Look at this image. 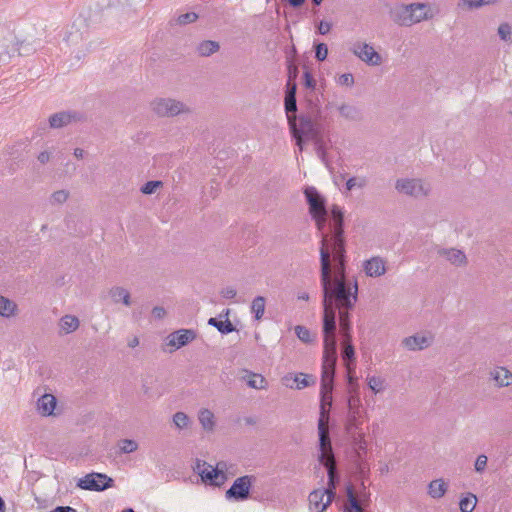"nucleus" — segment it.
I'll return each mask as SVG.
<instances>
[{
	"instance_id": "36",
	"label": "nucleus",
	"mask_w": 512,
	"mask_h": 512,
	"mask_svg": "<svg viewBox=\"0 0 512 512\" xmlns=\"http://www.w3.org/2000/svg\"><path fill=\"white\" fill-rule=\"evenodd\" d=\"M266 300L263 296H257L251 303V312L256 320H260L265 312Z\"/></svg>"
},
{
	"instance_id": "50",
	"label": "nucleus",
	"mask_w": 512,
	"mask_h": 512,
	"mask_svg": "<svg viewBox=\"0 0 512 512\" xmlns=\"http://www.w3.org/2000/svg\"><path fill=\"white\" fill-rule=\"evenodd\" d=\"M197 19L198 15L196 13L187 12L178 16L177 23L180 25H186L195 22Z\"/></svg>"
},
{
	"instance_id": "60",
	"label": "nucleus",
	"mask_w": 512,
	"mask_h": 512,
	"mask_svg": "<svg viewBox=\"0 0 512 512\" xmlns=\"http://www.w3.org/2000/svg\"><path fill=\"white\" fill-rule=\"evenodd\" d=\"M296 90H297L296 84L292 83L291 81H288L285 96L296 97Z\"/></svg>"
},
{
	"instance_id": "10",
	"label": "nucleus",
	"mask_w": 512,
	"mask_h": 512,
	"mask_svg": "<svg viewBox=\"0 0 512 512\" xmlns=\"http://www.w3.org/2000/svg\"><path fill=\"white\" fill-rule=\"evenodd\" d=\"M150 107L159 117H175L190 112L185 103L173 98H156L150 103Z\"/></svg>"
},
{
	"instance_id": "46",
	"label": "nucleus",
	"mask_w": 512,
	"mask_h": 512,
	"mask_svg": "<svg viewBox=\"0 0 512 512\" xmlns=\"http://www.w3.org/2000/svg\"><path fill=\"white\" fill-rule=\"evenodd\" d=\"M119 448L122 453L128 454L136 451L138 449V444L135 440L124 439L120 441Z\"/></svg>"
},
{
	"instance_id": "45",
	"label": "nucleus",
	"mask_w": 512,
	"mask_h": 512,
	"mask_svg": "<svg viewBox=\"0 0 512 512\" xmlns=\"http://www.w3.org/2000/svg\"><path fill=\"white\" fill-rule=\"evenodd\" d=\"M368 183L365 177H351L346 182L347 190L351 191L354 188H364Z\"/></svg>"
},
{
	"instance_id": "31",
	"label": "nucleus",
	"mask_w": 512,
	"mask_h": 512,
	"mask_svg": "<svg viewBox=\"0 0 512 512\" xmlns=\"http://www.w3.org/2000/svg\"><path fill=\"white\" fill-rule=\"evenodd\" d=\"M340 115L350 121H357L361 118L360 111L357 107L343 103L338 107Z\"/></svg>"
},
{
	"instance_id": "11",
	"label": "nucleus",
	"mask_w": 512,
	"mask_h": 512,
	"mask_svg": "<svg viewBox=\"0 0 512 512\" xmlns=\"http://www.w3.org/2000/svg\"><path fill=\"white\" fill-rule=\"evenodd\" d=\"M256 477L254 475H245L238 477L232 484V486L226 491L225 497L228 500L244 501L250 496V489L252 484L255 482Z\"/></svg>"
},
{
	"instance_id": "12",
	"label": "nucleus",
	"mask_w": 512,
	"mask_h": 512,
	"mask_svg": "<svg viewBox=\"0 0 512 512\" xmlns=\"http://www.w3.org/2000/svg\"><path fill=\"white\" fill-rule=\"evenodd\" d=\"M113 479L102 473H89L80 478L77 487L83 490L103 491L113 486Z\"/></svg>"
},
{
	"instance_id": "37",
	"label": "nucleus",
	"mask_w": 512,
	"mask_h": 512,
	"mask_svg": "<svg viewBox=\"0 0 512 512\" xmlns=\"http://www.w3.org/2000/svg\"><path fill=\"white\" fill-rule=\"evenodd\" d=\"M208 324L213 327H216L218 331L221 332L222 334H228L235 330V327L228 319H226L225 321H220L217 320L216 318H210L208 320Z\"/></svg>"
},
{
	"instance_id": "64",
	"label": "nucleus",
	"mask_w": 512,
	"mask_h": 512,
	"mask_svg": "<svg viewBox=\"0 0 512 512\" xmlns=\"http://www.w3.org/2000/svg\"><path fill=\"white\" fill-rule=\"evenodd\" d=\"M297 298H298L299 300L308 301V300H309V294H308L307 292H305V291H302V292H299V293L297 294Z\"/></svg>"
},
{
	"instance_id": "24",
	"label": "nucleus",
	"mask_w": 512,
	"mask_h": 512,
	"mask_svg": "<svg viewBox=\"0 0 512 512\" xmlns=\"http://www.w3.org/2000/svg\"><path fill=\"white\" fill-rule=\"evenodd\" d=\"M18 314V305L11 299L0 295V316L12 318Z\"/></svg>"
},
{
	"instance_id": "30",
	"label": "nucleus",
	"mask_w": 512,
	"mask_h": 512,
	"mask_svg": "<svg viewBox=\"0 0 512 512\" xmlns=\"http://www.w3.org/2000/svg\"><path fill=\"white\" fill-rule=\"evenodd\" d=\"M79 324V319L74 315H65L59 322L60 329L65 334H69L77 330Z\"/></svg>"
},
{
	"instance_id": "42",
	"label": "nucleus",
	"mask_w": 512,
	"mask_h": 512,
	"mask_svg": "<svg viewBox=\"0 0 512 512\" xmlns=\"http://www.w3.org/2000/svg\"><path fill=\"white\" fill-rule=\"evenodd\" d=\"M172 421L178 429H185L190 424V418L188 417V415L181 411L176 412L173 415Z\"/></svg>"
},
{
	"instance_id": "8",
	"label": "nucleus",
	"mask_w": 512,
	"mask_h": 512,
	"mask_svg": "<svg viewBox=\"0 0 512 512\" xmlns=\"http://www.w3.org/2000/svg\"><path fill=\"white\" fill-rule=\"evenodd\" d=\"M395 189L413 198L427 197L432 190L430 183L420 178H399L395 182Z\"/></svg>"
},
{
	"instance_id": "28",
	"label": "nucleus",
	"mask_w": 512,
	"mask_h": 512,
	"mask_svg": "<svg viewBox=\"0 0 512 512\" xmlns=\"http://www.w3.org/2000/svg\"><path fill=\"white\" fill-rule=\"evenodd\" d=\"M198 420L205 431L211 432L215 428V416L207 408H202L198 412Z\"/></svg>"
},
{
	"instance_id": "47",
	"label": "nucleus",
	"mask_w": 512,
	"mask_h": 512,
	"mask_svg": "<svg viewBox=\"0 0 512 512\" xmlns=\"http://www.w3.org/2000/svg\"><path fill=\"white\" fill-rule=\"evenodd\" d=\"M295 333L297 337L304 343H310L313 341V337L310 331L304 326L297 325L295 327Z\"/></svg>"
},
{
	"instance_id": "59",
	"label": "nucleus",
	"mask_w": 512,
	"mask_h": 512,
	"mask_svg": "<svg viewBox=\"0 0 512 512\" xmlns=\"http://www.w3.org/2000/svg\"><path fill=\"white\" fill-rule=\"evenodd\" d=\"M331 27H332V25L329 22L320 21V23L318 25V32L321 35H325V34L329 33V31L331 30Z\"/></svg>"
},
{
	"instance_id": "16",
	"label": "nucleus",
	"mask_w": 512,
	"mask_h": 512,
	"mask_svg": "<svg viewBox=\"0 0 512 512\" xmlns=\"http://www.w3.org/2000/svg\"><path fill=\"white\" fill-rule=\"evenodd\" d=\"M281 382L284 386L291 388V389H304L312 384L315 383V380L312 376L304 374V373H298V374H286L282 377Z\"/></svg>"
},
{
	"instance_id": "9",
	"label": "nucleus",
	"mask_w": 512,
	"mask_h": 512,
	"mask_svg": "<svg viewBox=\"0 0 512 512\" xmlns=\"http://www.w3.org/2000/svg\"><path fill=\"white\" fill-rule=\"evenodd\" d=\"M194 469L204 482H208L211 485L220 486L227 480L228 464L226 462H218L216 467H213L204 461L198 460Z\"/></svg>"
},
{
	"instance_id": "7",
	"label": "nucleus",
	"mask_w": 512,
	"mask_h": 512,
	"mask_svg": "<svg viewBox=\"0 0 512 512\" xmlns=\"http://www.w3.org/2000/svg\"><path fill=\"white\" fill-rule=\"evenodd\" d=\"M336 362L331 360H323L321 375V417L325 420L328 411L332 405V391L334 384Z\"/></svg>"
},
{
	"instance_id": "44",
	"label": "nucleus",
	"mask_w": 512,
	"mask_h": 512,
	"mask_svg": "<svg viewBox=\"0 0 512 512\" xmlns=\"http://www.w3.org/2000/svg\"><path fill=\"white\" fill-rule=\"evenodd\" d=\"M163 187V182L159 180H152L146 182L140 189L143 194L151 195L157 191L158 188Z\"/></svg>"
},
{
	"instance_id": "63",
	"label": "nucleus",
	"mask_w": 512,
	"mask_h": 512,
	"mask_svg": "<svg viewBox=\"0 0 512 512\" xmlns=\"http://www.w3.org/2000/svg\"><path fill=\"white\" fill-rule=\"evenodd\" d=\"M55 512H77L74 508L70 506H58L54 509Z\"/></svg>"
},
{
	"instance_id": "55",
	"label": "nucleus",
	"mask_w": 512,
	"mask_h": 512,
	"mask_svg": "<svg viewBox=\"0 0 512 512\" xmlns=\"http://www.w3.org/2000/svg\"><path fill=\"white\" fill-rule=\"evenodd\" d=\"M52 151H49V150H45V151H42L38 154L37 156V160L40 164L44 165L46 163H48L51 158H52Z\"/></svg>"
},
{
	"instance_id": "61",
	"label": "nucleus",
	"mask_w": 512,
	"mask_h": 512,
	"mask_svg": "<svg viewBox=\"0 0 512 512\" xmlns=\"http://www.w3.org/2000/svg\"><path fill=\"white\" fill-rule=\"evenodd\" d=\"M166 311L163 307H154L152 310V315L154 318L161 319L164 317Z\"/></svg>"
},
{
	"instance_id": "56",
	"label": "nucleus",
	"mask_w": 512,
	"mask_h": 512,
	"mask_svg": "<svg viewBox=\"0 0 512 512\" xmlns=\"http://www.w3.org/2000/svg\"><path fill=\"white\" fill-rule=\"evenodd\" d=\"M360 398L358 396H351L348 399L349 411L360 410Z\"/></svg>"
},
{
	"instance_id": "26",
	"label": "nucleus",
	"mask_w": 512,
	"mask_h": 512,
	"mask_svg": "<svg viewBox=\"0 0 512 512\" xmlns=\"http://www.w3.org/2000/svg\"><path fill=\"white\" fill-rule=\"evenodd\" d=\"M246 384L254 389H265L267 387L266 379L260 375L250 371H244V375L241 377Z\"/></svg>"
},
{
	"instance_id": "19",
	"label": "nucleus",
	"mask_w": 512,
	"mask_h": 512,
	"mask_svg": "<svg viewBox=\"0 0 512 512\" xmlns=\"http://www.w3.org/2000/svg\"><path fill=\"white\" fill-rule=\"evenodd\" d=\"M489 378L495 382L497 388L512 385V372L504 366H496L489 371Z\"/></svg>"
},
{
	"instance_id": "23",
	"label": "nucleus",
	"mask_w": 512,
	"mask_h": 512,
	"mask_svg": "<svg viewBox=\"0 0 512 512\" xmlns=\"http://www.w3.org/2000/svg\"><path fill=\"white\" fill-rule=\"evenodd\" d=\"M57 400L52 394H44L37 401V410L42 416H50L56 408Z\"/></svg>"
},
{
	"instance_id": "48",
	"label": "nucleus",
	"mask_w": 512,
	"mask_h": 512,
	"mask_svg": "<svg viewBox=\"0 0 512 512\" xmlns=\"http://www.w3.org/2000/svg\"><path fill=\"white\" fill-rule=\"evenodd\" d=\"M347 494H348V500H349V503L351 506V510H349L348 512H363L359 501L357 500V498L354 495L352 488H348Z\"/></svg>"
},
{
	"instance_id": "57",
	"label": "nucleus",
	"mask_w": 512,
	"mask_h": 512,
	"mask_svg": "<svg viewBox=\"0 0 512 512\" xmlns=\"http://www.w3.org/2000/svg\"><path fill=\"white\" fill-rule=\"evenodd\" d=\"M220 293L222 297L226 299H233L237 294L236 290L233 287H225L221 290Z\"/></svg>"
},
{
	"instance_id": "32",
	"label": "nucleus",
	"mask_w": 512,
	"mask_h": 512,
	"mask_svg": "<svg viewBox=\"0 0 512 512\" xmlns=\"http://www.w3.org/2000/svg\"><path fill=\"white\" fill-rule=\"evenodd\" d=\"M219 49V43L212 40H204L197 46V52L203 57H208L216 53Z\"/></svg>"
},
{
	"instance_id": "25",
	"label": "nucleus",
	"mask_w": 512,
	"mask_h": 512,
	"mask_svg": "<svg viewBox=\"0 0 512 512\" xmlns=\"http://www.w3.org/2000/svg\"><path fill=\"white\" fill-rule=\"evenodd\" d=\"M447 490L448 484L442 478L432 480L428 485V495L433 499L442 498Z\"/></svg>"
},
{
	"instance_id": "27",
	"label": "nucleus",
	"mask_w": 512,
	"mask_h": 512,
	"mask_svg": "<svg viewBox=\"0 0 512 512\" xmlns=\"http://www.w3.org/2000/svg\"><path fill=\"white\" fill-rule=\"evenodd\" d=\"M108 294L114 303L122 302L125 306L131 305L130 293L123 287L114 286L109 290Z\"/></svg>"
},
{
	"instance_id": "34",
	"label": "nucleus",
	"mask_w": 512,
	"mask_h": 512,
	"mask_svg": "<svg viewBox=\"0 0 512 512\" xmlns=\"http://www.w3.org/2000/svg\"><path fill=\"white\" fill-rule=\"evenodd\" d=\"M352 438L354 448L357 451V454L359 457L362 456V454L366 453L367 450V442L365 440V434L363 431H358L353 434H349Z\"/></svg>"
},
{
	"instance_id": "15",
	"label": "nucleus",
	"mask_w": 512,
	"mask_h": 512,
	"mask_svg": "<svg viewBox=\"0 0 512 512\" xmlns=\"http://www.w3.org/2000/svg\"><path fill=\"white\" fill-rule=\"evenodd\" d=\"M434 342V336L431 333H417L405 337L401 345L409 351H420L430 347Z\"/></svg>"
},
{
	"instance_id": "39",
	"label": "nucleus",
	"mask_w": 512,
	"mask_h": 512,
	"mask_svg": "<svg viewBox=\"0 0 512 512\" xmlns=\"http://www.w3.org/2000/svg\"><path fill=\"white\" fill-rule=\"evenodd\" d=\"M367 385L375 394H378L385 389V379L380 376H369Z\"/></svg>"
},
{
	"instance_id": "14",
	"label": "nucleus",
	"mask_w": 512,
	"mask_h": 512,
	"mask_svg": "<svg viewBox=\"0 0 512 512\" xmlns=\"http://www.w3.org/2000/svg\"><path fill=\"white\" fill-rule=\"evenodd\" d=\"M350 51L361 61L370 66H379L382 64L381 55L368 43L356 41L351 45Z\"/></svg>"
},
{
	"instance_id": "38",
	"label": "nucleus",
	"mask_w": 512,
	"mask_h": 512,
	"mask_svg": "<svg viewBox=\"0 0 512 512\" xmlns=\"http://www.w3.org/2000/svg\"><path fill=\"white\" fill-rule=\"evenodd\" d=\"M477 503V498L473 494H468L467 496L461 498L459 502V508L461 512H472Z\"/></svg>"
},
{
	"instance_id": "5",
	"label": "nucleus",
	"mask_w": 512,
	"mask_h": 512,
	"mask_svg": "<svg viewBox=\"0 0 512 512\" xmlns=\"http://www.w3.org/2000/svg\"><path fill=\"white\" fill-rule=\"evenodd\" d=\"M306 201L309 205V213L315 221L317 229L321 232V238L325 234L324 228L328 220V210L324 197L314 187H308L304 191Z\"/></svg>"
},
{
	"instance_id": "43",
	"label": "nucleus",
	"mask_w": 512,
	"mask_h": 512,
	"mask_svg": "<svg viewBox=\"0 0 512 512\" xmlns=\"http://www.w3.org/2000/svg\"><path fill=\"white\" fill-rule=\"evenodd\" d=\"M69 198V191L62 189L53 192L50 196L51 205H61Z\"/></svg>"
},
{
	"instance_id": "17",
	"label": "nucleus",
	"mask_w": 512,
	"mask_h": 512,
	"mask_svg": "<svg viewBox=\"0 0 512 512\" xmlns=\"http://www.w3.org/2000/svg\"><path fill=\"white\" fill-rule=\"evenodd\" d=\"M83 116L75 111H62L55 113L49 117V125L51 128L58 129L67 126L72 122L82 120Z\"/></svg>"
},
{
	"instance_id": "54",
	"label": "nucleus",
	"mask_w": 512,
	"mask_h": 512,
	"mask_svg": "<svg viewBox=\"0 0 512 512\" xmlns=\"http://www.w3.org/2000/svg\"><path fill=\"white\" fill-rule=\"evenodd\" d=\"M338 83L340 85L351 87L354 84L353 75L350 73H345L339 76Z\"/></svg>"
},
{
	"instance_id": "33",
	"label": "nucleus",
	"mask_w": 512,
	"mask_h": 512,
	"mask_svg": "<svg viewBox=\"0 0 512 512\" xmlns=\"http://www.w3.org/2000/svg\"><path fill=\"white\" fill-rule=\"evenodd\" d=\"M350 309H339V325L344 339H351L350 331V320H349Z\"/></svg>"
},
{
	"instance_id": "21",
	"label": "nucleus",
	"mask_w": 512,
	"mask_h": 512,
	"mask_svg": "<svg viewBox=\"0 0 512 512\" xmlns=\"http://www.w3.org/2000/svg\"><path fill=\"white\" fill-rule=\"evenodd\" d=\"M18 51V45L15 37L9 34L7 37L0 39V63H8L11 56Z\"/></svg>"
},
{
	"instance_id": "3",
	"label": "nucleus",
	"mask_w": 512,
	"mask_h": 512,
	"mask_svg": "<svg viewBox=\"0 0 512 512\" xmlns=\"http://www.w3.org/2000/svg\"><path fill=\"white\" fill-rule=\"evenodd\" d=\"M288 125L292 135L303 136L306 140L321 138L323 132L322 124L311 113H301L299 117L290 118Z\"/></svg>"
},
{
	"instance_id": "22",
	"label": "nucleus",
	"mask_w": 512,
	"mask_h": 512,
	"mask_svg": "<svg viewBox=\"0 0 512 512\" xmlns=\"http://www.w3.org/2000/svg\"><path fill=\"white\" fill-rule=\"evenodd\" d=\"M364 271L369 277H380L386 272V262L379 256L372 257L365 261Z\"/></svg>"
},
{
	"instance_id": "18",
	"label": "nucleus",
	"mask_w": 512,
	"mask_h": 512,
	"mask_svg": "<svg viewBox=\"0 0 512 512\" xmlns=\"http://www.w3.org/2000/svg\"><path fill=\"white\" fill-rule=\"evenodd\" d=\"M196 338V332L192 329H180L168 336V345L179 349Z\"/></svg>"
},
{
	"instance_id": "35",
	"label": "nucleus",
	"mask_w": 512,
	"mask_h": 512,
	"mask_svg": "<svg viewBox=\"0 0 512 512\" xmlns=\"http://www.w3.org/2000/svg\"><path fill=\"white\" fill-rule=\"evenodd\" d=\"M342 358L345 362L348 370H351L350 362L354 361L355 359V351L354 347L351 343V339H344L343 340V349H342Z\"/></svg>"
},
{
	"instance_id": "2",
	"label": "nucleus",
	"mask_w": 512,
	"mask_h": 512,
	"mask_svg": "<svg viewBox=\"0 0 512 512\" xmlns=\"http://www.w3.org/2000/svg\"><path fill=\"white\" fill-rule=\"evenodd\" d=\"M433 17L429 4L411 3L400 5L392 12V18L400 26L410 27Z\"/></svg>"
},
{
	"instance_id": "1",
	"label": "nucleus",
	"mask_w": 512,
	"mask_h": 512,
	"mask_svg": "<svg viewBox=\"0 0 512 512\" xmlns=\"http://www.w3.org/2000/svg\"><path fill=\"white\" fill-rule=\"evenodd\" d=\"M330 234L320 241V285L323 307L336 310L353 309L358 299L357 281L346 275V249L343 212L337 205L330 209Z\"/></svg>"
},
{
	"instance_id": "58",
	"label": "nucleus",
	"mask_w": 512,
	"mask_h": 512,
	"mask_svg": "<svg viewBox=\"0 0 512 512\" xmlns=\"http://www.w3.org/2000/svg\"><path fill=\"white\" fill-rule=\"evenodd\" d=\"M304 84L307 88H312V89L316 85V82H315L313 76L308 71L304 72Z\"/></svg>"
},
{
	"instance_id": "52",
	"label": "nucleus",
	"mask_w": 512,
	"mask_h": 512,
	"mask_svg": "<svg viewBox=\"0 0 512 512\" xmlns=\"http://www.w3.org/2000/svg\"><path fill=\"white\" fill-rule=\"evenodd\" d=\"M328 55V48L325 43H319L315 47V57L318 61H324Z\"/></svg>"
},
{
	"instance_id": "6",
	"label": "nucleus",
	"mask_w": 512,
	"mask_h": 512,
	"mask_svg": "<svg viewBox=\"0 0 512 512\" xmlns=\"http://www.w3.org/2000/svg\"><path fill=\"white\" fill-rule=\"evenodd\" d=\"M324 353L323 360L336 362V309L323 307Z\"/></svg>"
},
{
	"instance_id": "51",
	"label": "nucleus",
	"mask_w": 512,
	"mask_h": 512,
	"mask_svg": "<svg viewBox=\"0 0 512 512\" xmlns=\"http://www.w3.org/2000/svg\"><path fill=\"white\" fill-rule=\"evenodd\" d=\"M458 6L467 9H476L484 6V0H460Z\"/></svg>"
},
{
	"instance_id": "13",
	"label": "nucleus",
	"mask_w": 512,
	"mask_h": 512,
	"mask_svg": "<svg viewBox=\"0 0 512 512\" xmlns=\"http://www.w3.org/2000/svg\"><path fill=\"white\" fill-rule=\"evenodd\" d=\"M333 489H335V479L333 484L329 482L328 489H318L311 492L308 497L310 509L314 512H324L334 497Z\"/></svg>"
},
{
	"instance_id": "62",
	"label": "nucleus",
	"mask_w": 512,
	"mask_h": 512,
	"mask_svg": "<svg viewBox=\"0 0 512 512\" xmlns=\"http://www.w3.org/2000/svg\"><path fill=\"white\" fill-rule=\"evenodd\" d=\"M292 136H293V137L295 138V140H296V145L298 146L299 151H300V152H302V151H303V149H304V145H303V144H304V139H305V137H303V136H299V135H292Z\"/></svg>"
},
{
	"instance_id": "40",
	"label": "nucleus",
	"mask_w": 512,
	"mask_h": 512,
	"mask_svg": "<svg viewBox=\"0 0 512 512\" xmlns=\"http://www.w3.org/2000/svg\"><path fill=\"white\" fill-rule=\"evenodd\" d=\"M497 33H498L499 38L503 42H505L507 44L512 43V27L509 23H507V22L501 23L498 27Z\"/></svg>"
},
{
	"instance_id": "20",
	"label": "nucleus",
	"mask_w": 512,
	"mask_h": 512,
	"mask_svg": "<svg viewBox=\"0 0 512 512\" xmlns=\"http://www.w3.org/2000/svg\"><path fill=\"white\" fill-rule=\"evenodd\" d=\"M437 254L445 258L450 264L456 267H463L467 265V257L465 253L456 248H438Z\"/></svg>"
},
{
	"instance_id": "49",
	"label": "nucleus",
	"mask_w": 512,
	"mask_h": 512,
	"mask_svg": "<svg viewBox=\"0 0 512 512\" xmlns=\"http://www.w3.org/2000/svg\"><path fill=\"white\" fill-rule=\"evenodd\" d=\"M316 145V153L323 163L327 166L326 150L324 148L323 137L313 140Z\"/></svg>"
},
{
	"instance_id": "53",
	"label": "nucleus",
	"mask_w": 512,
	"mask_h": 512,
	"mask_svg": "<svg viewBox=\"0 0 512 512\" xmlns=\"http://www.w3.org/2000/svg\"><path fill=\"white\" fill-rule=\"evenodd\" d=\"M487 456L484 454L479 455L474 463V469L477 473H483L487 466Z\"/></svg>"
},
{
	"instance_id": "41",
	"label": "nucleus",
	"mask_w": 512,
	"mask_h": 512,
	"mask_svg": "<svg viewBox=\"0 0 512 512\" xmlns=\"http://www.w3.org/2000/svg\"><path fill=\"white\" fill-rule=\"evenodd\" d=\"M284 106L287 116V121L290 122V118L297 117V101L296 97L285 96Z\"/></svg>"
},
{
	"instance_id": "29",
	"label": "nucleus",
	"mask_w": 512,
	"mask_h": 512,
	"mask_svg": "<svg viewBox=\"0 0 512 512\" xmlns=\"http://www.w3.org/2000/svg\"><path fill=\"white\" fill-rule=\"evenodd\" d=\"M361 410L348 411L346 431L348 434H353L358 431H362L361 428Z\"/></svg>"
},
{
	"instance_id": "4",
	"label": "nucleus",
	"mask_w": 512,
	"mask_h": 512,
	"mask_svg": "<svg viewBox=\"0 0 512 512\" xmlns=\"http://www.w3.org/2000/svg\"><path fill=\"white\" fill-rule=\"evenodd\" d=\"M318 432L321 451L319 461L327 468L328 479L330 480V483L333 484V480L336 478V464L329 437L328 426L323 418L319 419Z\"/></svg>"
}]
</instances>
